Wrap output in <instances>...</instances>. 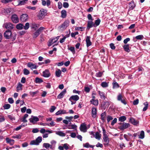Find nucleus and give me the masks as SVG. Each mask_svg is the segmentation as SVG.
Instances as JSON below:
<instances>
[{"instance_id":"a18cd8bd","label":"nucleus","mask_w":150,"mask_h":150,"mask_svg":"<svg viewBox=\"0 0 150 150\" xmlns=\"http://www.w3.org/2000/svg\"><path fill=\"white\" fill-rule=\"evenodd\" d=\"M117 99L118 100L121 101L123 99L122 95L120 94H119L117 96Z\"/></svg>"},{"instance_id":"c03bdc74","label":"nucleus","mask_w":150,"mask_h":150,"mask_svg":"<svg viewBox=\"0 0 150 150\" xmlns=\"http://www.w3.org/2000/svg\"><path fill=\"white\" fill-rule=\"evenodd\" d=\"M95 138L98 140H100L101 137V135L98 132L96 133Z\"/></svg>"},{"instance_id":"5fc2aeb1","label":"nucleus","mask_w":150,"mask_h":150,"mask_svg":"<svg viewBox=\"0 0 150 150\" xmlns=\"http://www.w3.org/2000/svg\"><path fill=\"white\" fill-rule=\"evenodd\" d=\"M101 86L102 87L104 88L108 87V84L106 82H103L101 83Z\"/></svg>"},{"instance_id":"c9c22d12","label":"nucleus","mask_w":150,"mask_h":150,"mask_svg":"<svg viewBox=\"0 0 150 150\" xmlns=\"http://www.w3.org/2000/svg\"><path fill=\"white\" fill-rule=\"evenodd\" d=\"M56 134H57L61 137H64L66 135V134L65 133H63V132L61 131H59L57 132L56 133Z\"/></svg>"},{"instance_id":"393cba45","label":"nucleus","mask_w":150,"mask_h":150,"mask_svg":"<svg viewBox=\"0 0 150 150\" xmlns=\"http://www.w3.org/2000/svg\"><path fill=\"white\" fill-rule=\"evenodd\" d=\"M28 66L30 67L31 69H36L37 67L33 63H29L28 64Z\"/></svg>"},{"instance_id":"79ce46f5","label":"nucleus","mask_w":150,"mask_h":150,"mask_svg":"<svg viewBox=\"0 0 150 150\" xmlns=\"http://www.w3.org/2000/svg\"><path fill=\"white\" fill-rule=\"evenodd\" d=\"M143 104L145 105V106L143 109V111H146L148 107V103L147 102H146L144 103H143Z\"/></svg>"},{"instance_id":"9d476101","label":"nucleus","mask_w":150,"mask_h":150,"mask_svg":"<svg viewBox=\"0 0 150 150\" xmlns=\"http://www.w3.org/2000/svg\"><path fill=\"white\" fill-rule=\"evenodd\" d=\"M30 122L33 124L39 121V119L37 117L32 116V117L29 119Z\"/></svg>"},{"instance_id":"338daca9","label":"nucleus","mask_w":150,"mask_h":150,"mask_svg":"<svg viewBox=\"0 0 150 150\" xmlns=\"http://www.w3.org/2000/svg\"><path fill=\"white\" fill-rule=\"evenodd\" d=\"M113 119V118L110 116H108L107 117V121L108 123L110 120Z\"/></svg>"},{"instance_id":"c85d7f7f","label":"nucleus","mask_w":150,"mask_h":150,"mask_svg":"<svg viewBox=\"0 0 150 150\" xmlns=\"http://www.w3.org/2000/svg\"><path fill=\"white\" fill-rule=\"evenodd\" d=\"M61 17L63 18H65L67 16V12L65 10H63L61 11Z\"/></svg>"},{"instance_id":"4be33fe9","label":"nucleus","mask_w":150,"mask_h":150,"mask_svg":"<svg viewBox=\"0 0 150 150\" xmlns=\"http://www.w3.org/2000/svg\"><path fill=\"white\" fill-rule=\"evenodd\" d=\"M129 122L132 124L135 125H137L138 123V122L136 120L133 118H130L129 119Z\"/></svg>"},{"instance_id":"774afa93","label":"nucleus","mask_w":150,"mask_h":150,"mask_svg":"<svg viewBox=\"0 0 150 150\" xmlns=\"http://www.w3.org/2000/svg\"><path fill=\"white\" fill-rule=\"evenodd\" d=\"M8 102L11 104L13 103L14 102V100L13 98H9L8 100Z\"/></svg>"},{"instance_id":"b1692460","label":"nucleus","mask_w":150,"mask_h":150,"mask_svg":"<svg viewBox=\"0 0 150 150\" xmlns=\"http://www.w3.org/2000/svg\"><path fill=\"white\" fill-rule=\"evenodd\" d=\"M28 0H19L18 1V6L22 5L25 4L27 2Z\"/></svg>"},{"instance_id":"4468645a","label":"nucleus","mask_w":150,"mask_h":150,"mask_svg":"<svg viewBox=\"0 0 150 150\" xmlns=\"http://www.w3.org/2000/svg\"><path fill=\"white\" fill-rule=\"evenodd\" d=\"M68 113V112H67L66 110L60 109L55 113V115H58L62 114H67Z\"/></svg>"},{"instance_id":"a211bd4d","label":"nucleus","mask_w":150,"mask_h":150,"mask_svg":"<svg viewBox=\"0 0 150 150\" xmlns=\"http://www.w3.org/2000/svg\"><path fill=\"white\" fill-rule=\"evenodd\" d=\"M6 143L9 144L11 145H13L14 143V140L13 139H10L9 138H6Z\"/></svg>"},{"instance_id":"7c9ffc66","label":"nucleus","mask_w":150,"mask_h":150,"mask_svg":"<svg viewBox=\"0 0 150 150\" xmlns=\"http://www.w3.org/2000/svg\"><path fill=\"white\" fill-rule=\"evenodd\" d=\"M77 126L75 125H69L68 126V128L69 129H76Z\"/></svg>"},{"instance_id":"bf43d9fd","label":"nucleus","mask_w":150,"mask_h":150,"mask_svg":"<svg viewBox=\"0 0 150 150\" xmlns=\"http://www.w3.org/2000/svg\"><path fill=\"white\" fill-rule=\"evenodd\" d=\"M29 27V24L28 23H25V26H24L23 28L25 30L28 29Z\"/></svg>"},{"instance_id":"a878e982","label":"nucleus","mask_w":150,"mask_h":150,"mask_svg":"<svg viewBox=\"0 0 150 150\" xmlns=\"http://www.w3.org/2000/svg\"><path fill=\"white\" fill-rule=\"evenodd\" d=\"M57 41L53 38L50 39L48 43V45L50 47L53 44L55 43Z\"/></svg>"},{"instance_id":"6e6552de","label":"nucleus","mask_w":150,"mask_h":150,"mask_svg":"<svg viewBox=\"0 0 150 150\" xmlns=\"http://www.w3.org/2000/svg\"><path fill=\"white\" fill-rule=\"evenodd\" d=\"M51 76V73L48 69H45L42 72V76L44 77L48 78Z\"/></svg>"},{"instance_id":"cd10ccee","label":"nucleus","mask_w":150,"mask_h":150,"mask_svg":"<svg viewBox=\"0 0 150 150\" xmlns=\"http://www.w3.org/2000/svg\"><path fill=\"white\" fill-rule=\"evenodd\" d=\"M135 6V5L134 1H132L129 4V7L130 9H133Z\"/></svg>"},{"instance_id":"5701e85b","label":"nucleus","mask_w":150,"mask_h":150,"mask_svg":"<svg viewBox=\"0 0 150 150\" xmlns=\"http://www.w3.org/2000/svg\"><path fill=\"white\" fill-rule=\"evenodd\" d=\"M103 139L105 144H108L109 143V138L108 137V136L107 135L103 136Z\"/></svg>"},{"instance_id":"e433bc0d","label":"nucleus","mask_w":150,"mask_h":150,"mask_svg":"<svg viewBox=\"0 0 150 150\" xmlns=\"http://www.w3.org/2000/svg\"><path fill=\"white\" fill-rule=\"evenodd\" d=\"M123 48L125 51L127 52H129L130 51L129 45H125L123 46Z\"/></svg>"},{"instance_id":"4c0bfd02","label":"nucleus","mask_w":150,"mask_h":150,"mask_svg":"<svg viewBox=\"0 0 150 150\" xmlns=\"http://www.w3.org/2000/svg\"><path fill=\"white\" fill-rule=\"evenodd\" d=\"M43 81L42 80L38 77H36L35 79V82L36 83H40Z\"/></svg>"},{"instance_id":"3c124183","label":"nucleus","mask_w":150,"mask_h":150,"mask_svg":"<svg viewBox=\"0 0 150 150\" xmlns=\"http://www.w3.org/2000/svg\"><path fill=\"white\" fill-rule=\"evenodd\" d=\"M56 107L54 106H52L50 109V111L51 112H53L56 109Z\"/></svg>"},{"instance_id":"6e6d98bb","label":"nucleus","mask_w":150,"mask_h":150,"mask_svg":"<svg viewBox=\"0 0 150 150\" xmlns=\"http://www.w3.org/2000/svg\"><path fill=\"white\" fill-rule=\"evenodd\" d=\"M30 72L29 71L26 69L25 68L23 70V74L25 75H27L29 74Z\"/></svg>"},{"instance_id":"412c9836","label":"nucleus","mask_w":150,"mask_h":150,"mask_svg":"<svg viewBox=\"0 0 150 150\" xmlns=\"http://www.w3.org/2000/svg\"><path fill=\"white\" fill-rule=\"evenodd\" d=\"M92 116L93 118H95L96 116L97 110L96 108L94 107L92 108Z\"/></svg>"},{"instance_id":"4d7b16f0","label":"nucleus","mask_w":150,"mask_h":150,"mask_svg":"<svg viewBox=\"0 0 150 150\" xmlns=\"http://www.w3.org/2000/svg\"><path fill=\"white\" fill-rule=\"evenodd\" d=\"M91 103L95 105H97L98 104V100H94Z\"/></svg>"},{"instance_id":"ea45409f","label":"nucleus","mask_w":150,"mask_h":150,"mask_svg":"<svg viewBox=\"0 0 150 150\" xmlns=\"http://www.w3.org/2000/svg\"><path fill=\"white\" fill-rule=\"evenodd\" d=\"M22 85L20 83H18L17 86V91H19L21 90H22Z\"/></svg>"},{"instance_id":"7ed1b4c3","label":"nucleus","mask_w":150,"mask_h":150,"mask_svg":"<svg viewBox=\"0 0 150 150\" xmlns=\"http://www.w3.org/2000/svg\"><path fill=\"white\" fill-rule=\"evenodd\" d=\"M42 141V137L39 136L35 140L32 141L30 143V144L31 145H38Z\"/></svg>"},{"instance_id":"9b49d317","label":"nucleus","mask_w":150,"mask_h":150,"mask_svg":"<svg viewBox=\"0 0 150 150\" xmlns=\"http://www.w3.org/2000/svg\"><path fill=\"white\" fill-rule=\"evenodd\" d=\"M130 126V125L128 123H124L122 125L120 126L119 129L121 130L124 129L128 128Z\"/></svg>"},{"instance_id":"37998d69","label":"nucleus","mask_w":150,"mask_h":150,"mask_svg":"<svg viewBox=\"0 0 150 150\" xmlns=\"http://www.w3.org/2000/svg\"><path fill=\"white\" fill-rule=\"evenodd\" d=\"M100 22V20L99 19H98L95 21V23H94V24L95 25V26H96V27L99 25Z\"/></svg>"},{"instance_id":"f8f14e48","label":"nucleus","mask_w":150,"mask_h":150,"mask_svg":"<svg viewBox=\"0 0 150 150\" xmlns=\"http://www.w3.org/2000/svg\"><path fill=\"white\" fill-rule=\"evenodd\" d=\"M80 129L81 132H86L87 129L86 125L84 123L81 124L80 127Z\"/></svg>"},{"instance_id":"052dcab7","label":"nucleus","mask_w":150,"mask_h":150,"mask_svg":"<svg viewBox=\"0 0 150 150\" xmlns=\"http://www.w3.org/2000/svg\"><path fill=\"white\" fill-rule=\"evenodd\" d=\"M64 149V148L65 150H67L69 149V145L67 143H65L63 145Z\"/></svg>"},{"instance_id":"2eb2a0df","label":"nucleus","mask_w":150,"mask_h":150,"mask_svg":"<svg viewBox=\"0 0 150 150\" xmlns=\"http://www.w3.org/2000/svg\"><path fill=\"white\" fill-rule=\"evenodd\" d=\"M93 27H96V26L94 25L92 21H88L87 28L89 29L90 28Z\"/></svg>"},{"instance_id":"473e14b6","label":"nucleus","mask_w":150,"mask_h":150,"mask_svg":"<svg viewBox=\"0 0 150 150\" xmlns=\"http://www.w3.org/2000/svg\"><path fill=\"white\" fill-rule=\"evenodd\" d=\"M61 71L59 69H58L55 71V75L57 77H59L61 74Z\"/></svg>"},{"instance_id":"680f3d73","label":"nucleus","mask_w":150,"mask_h":150,"mask_svg":"<svg viewBox=\"0 0 150 150\" xmlns=\"http://www.w3.org/2000/svg\"><path fill=\"white\" fill-rule=\"evenodd\" d=\"M143 38V36L142 35H139L136 37V38L137 40H142Z\"/></svg>"},{"instance_id":"58836bf2","label":"nucleus","mask_w":150,"mask_h":150,"mask_svg":"<svg viewBox=\"0 0 150 150\" xmlns=\"http://www.w3.org/2000/svg\"><path fill=\"white\" fill-rule=\"evenodd\" d=\"M24 25L21 23L18 24L16 25V28L19 30H21L23 28Z\"/></svg>"},{"instance_id":"20e7f679","label":"nucleus","mask_w":150,"mask_h":150,"mask_svg":"<svg viewBox=\"0 0 150 150\" xmlns=\"http://www.w3.org/2000/svg\"><path fill=\"white\" fill-rule=\"evenodd\" d=\"M79 99V97L77 95L72 96L70 97L69 100L71 102V104L73 105L76 103V102Z\"/></svg>"},{"instance_id":"f03ea898","label":"nucleus","mask_w":150,"mask_h":150,"mask_svg":"<svg viewBox=\"0 0 150 150\" xmlns=\"http://www.w3.org/2000/svg\"><path fill=\"white\" fill-rule=\"evenodd\" d=\"M47 11L44 9H41L39 12L38 17L40 19H42L46 14Z\"/></svg>"},{"instance_id":"a19ab883","label":"nucleus","mask_w":150,"mask_h":150,"mask_svg":"<svg viewBox=\"0 0 150 150\" xmlns=\"http://www.w3.org/2000/svg\"><path fill=\"white\" fill-rule=\"evenodd\" d=\"M126 119V118L125 116H122L119 118L118 120L119 121L123 122Z\"/></svg>"},{"instance_id":"1a4fd4ad","label":"nucleus","mask_w":150,"mask_h":150,"mask_svg":"<svg viewBox=\"0 0 150 150\" xmlns=\"http://www.w3.org/2000/svg\"><path fill=\"white\" fill-rule=\"evenodd\" d=\"M12 35L11 31L9 30L6 31L4 33V36L6 39H9L10 38Z\"/></svg>"},{"instance_id":"ddd939ff","label":"nucleus","mask_w":150,"mask_h":150,"mask_svg":"<svg viewBox=\"0 0 150 150\" xmlns=\"http://www.w3.org/2000/svg\"><path fill=\"white\" fill-rule=\"evenodd\" d=\"M20 19L22 22H25L28 19V16L26 14H23L21 16Z\"/></svg>"},{"instance_id":"e2e57ef3","label":"nucleus","mask_w":150,"mask_h":150,"mask_svg":"<svg viewBox=\"0 0 150 150\" xmlns=\"http://www.w3.org/2000/svg\"><path fill=\"white\" fill-rule=\"evenodd\" d=\"M102 72H99L96 73V76L98 77H101L102 76Z\"/></svg>"},{"instance_id":"423d86ee","label":"nucleus","mask_w":150,"mask_h":150,"mask_svg":"<svg viewBox=\"0 0 150 150\" xmlns=\"http://www.w3.org/2000/svg\"><path fill=\"white\" fill-rule=\"evenodd\" d=\"M3 27L6 29H12L13 28V25L10 22H6L4 23L3 25Z\"/></svg>"},{"instance_id":"6ab92c4d","label":"nucleus","mask_w":150,"mask_h":150,"mask_svg":"<svg viewBox=\"0 0 150 150\" xmlns=\"http://www.w3.org/2000/svg\"><path fill=\"white\" fill-rule=\"evenodd\" d=\"M11 11V9L10 8H7L4 9L2 11V12L4 15H6L9 13Z\"/></svg>"},{"instance_id":"603ef678","label":"nucleus","mask_w":150,"mask_h":150,"mask_svg":"<svg viewBox=\"0 0 150 150\" xmlns=\"http://www.w3.org/2000/svg\"><path fill=\"white\" fill-rule=\"evenodd\" d=\"M69 50H70L73 54H74L75 53V48L74 47H70L68 48Z\"/></svg>"},{"instance_id":"f704fd0d","label":"nucleus","mask_w":150,"mask_h":150,"mask_svg":"<svg viewBox=\"0 0 150 150\" xmlns=\"http://www.w3.org/2000/svg\"><path fill=\"white\" fill-rule=\"evenodd\" d=\"M83 146L84 147L88 148L89 147L92 148H93L94 146L90 145L88 143H86L83 144Z\"/></svg>"},{"instance_id":"72a5a7b5","label":"nucleus","mask_w":150,"mask_h":150,"mask_svg":"<svg viewBox=\"0 0 150 150\" xmlns=\"http://www.w3.org/2000/svg\"><path fill=\"white\" fill-rule=\"evenodd\" d=\"M144 137V132L142 130L141 131L140 134L139 135V138L141 139H143Z\"/></svg>"},{"instance_id":"de8ad7c7","label":"nucleus","mask_w":150,"mask_h":150,"mask_svg":"<svg viewBox=\"0 0 150 150\" xmlns=\"http://www.w3.org/2000/svg\"><path fill=\"white\" fill-rule=\"evenodd\" d=\"M3 107L4 108V109H8L10 108L11 105L8 104H5L3 106Z\"/></svg>"},{"instance_id":"f3484780","label":"nucleus","mask_w":150,"mask_h":150,"mask_svg":"<svg viewBox=\"0 0 150 150\" xmlns=\"http://www.w3.org/2000/svg\"><path fill=\"white\" fill-rule=\"evenodd\" d=\"M42 3L43 6H45L47 5V6L48 7L50 5L51 2L50 0H47L46 1L44 0H42Z\"/></svg>"},{"instance_id":"13d9d810","label":"nucleus","mask_w":150,"mask_h":150,"mask_svg":"<svg viewBox=\"0 0 150 150\" xmlns=\"http://www.w3.org/2000/svg\"><path fill=\"white\" fill-rule=\"evenodd\" d=\"M119 86L118 83L115 82L113 83V87L114 88H117L119 87Z\"/></svg>"},{"instance_id":"dca6fc26","label":"nucleus","mask_w":150,"mask_h":150,"mask_svg":"<svg viewBox=\"0 0 150 150\" xmlns=\"http://www.w3.org/2000/svg\"><path fill=\"white\" fill-rule=\"evenodd\" d=\"M91 37L90 36H87L86 39V46L87 47L91 45L92 43L90 41Z\"/></svg>"},{"instance_id":"f257e3e1","label":"nucleus","mask_w":150,"mask_h":150,"mask_svg":"<svg viewBox=\"0 0 150 150\" xmlns=\"http://www.w3.org/2000/svg\"><path fill=\"white\" fill-rule=\"evenodd\" d=\"M45 29V28L43 27H40L33 33L32 35L33 38L34 39L36 38L39 35L42 31Z\"/></svg>"},{"instance_id":"bb28decb","label":"nucleus","mask_w":150,"mask_h":150,"mask_svg":"<svg viewBox=\"0 0 150 150\" xmlns=\"http://www.w3.org/2000/svg\"><path fill=\"white\" fill-rule=\"evenodd\" d=\"M50 149H54L55 147L56 142L55 141L52 140L50 142Z\"/></svg>"},{"instance_id":"aec40b11","label":"nucleus","mask_w":150,"mask_h":150,"mask_svg":"<svg viewBox=\"0 0 150 150\" xmlns=\"http://www.w3.org/2000/svg\"><path fill=\"white\" fill-rule=\"evenodd\" d=\"M66 92V91L65 89L64 90L61 92L60 94L57 96V98L58 99H60L62 98L64 96V94Z\"/></svg>"},{"instance_id":"8fccbe9b","label":"nucleus","mask_w":150,"mask_h":150,"mask_svg":"<svg viewBox=\"0 0 150 150\" xmlns=\"http://www.w3.org/2000/svg\"><path fill=\"white\" fill-rule=\"evenodd\" d=\"M73 118V116H70V117L66 116L65 117V118L67 120H68L69 122H70V124H71V121Z\"/></svg>"},{"instance_id":"2f4dec72","label":"nucleus","mask_w":150,"mask_h":150,"mask_svg":"<svg viewBox=\"0 0 150 150\" xmlns=\"http://www.w3.org/2000/svg\"><path fill=\"white\" fill-rule=\"evenodd\" d=\"M98 92L100 96V98L103 99H105V97L104 95V93L103 92H101L100 91H98Z\"/></svg>"},{"instance_id":"864d4df0","label":"nucleus","mask_w":150,"mask_h":150,"mask_svg":"<svg viewBox=\"0 0 150 150\" xmlns=\"http://www.w3.org/2000/svg\"><path fill=\"white\" fill-rule=\"evenodd\" d=\"M8 117L12 121H13L15 120V117L13 116V115H8Z\"/></svg>"},{"instance_id":"69168bd1","label":"nucleus","mask_w":150,"mask_h":150,"mask_svg":"<svg viewBox=\"0 0 150 150\" xmlns=\"http://www.w3.org/2000/svg\"><path fill=\"white\" fill-rule=\"evenodd\" d=\"M139 100L138 99H137L134 100L133 102V104L134 105H136L139 103Z\"/></svg>"},{"instance_id":"09e8293b","label":"nucleus","mask_w":150,"mask_h":150,"mask_svg":"<svg viewBox=\"0 0 150 150\" xmlns=\"http://www.w3.org/2000/svg\"><path fill=\"white\" fill-rule=\"evenodd\" d=\"M38 91H36L35 92H30L29 93L30 95L32 97H34L35 95L38 93Z\"/></svg>"},{"instance_id":"c756f323","label":"nucleus","mask_w":150,"mask_h":150,"mask_svg":"<svg viewBox=\"0 0 150 150\" xmlns=\"http://www.w3.org/2000/svg\"><path fill=\"white\" fill-rule=\"evenodd\" d=\"M106 115V113L105 112L102 113L101 115V119L103 122H104L105 121V118Z\"/></svg>"},{"instance_id":"39448f33","label":"nucleus","mask_w":150,"mask_h":150,"mask_svg":"<svg viewBox=\"0 0 150 150\" xmlns=\"http://www.w3.org/2000/svg\"><path fill=\"white\" fill-rule=\"evenodd\" d=\"M69 21H65L59 27L60 30H63L66 29L67 27L69 26Z\"/></svg>"},{"instance_id":"0e129e2a","label":"nucleus","mask_w":150,"mask_h":150,"mask_svg":"<svg viewBox=\"0 0 150 150\" xmlns=\"http://www.w3.org/2000/svg\"><path fill=\"white\" fill-rule=\"evenodd\" d=\"M63 6L64 8H67L69 6V4L67 2H64L63 3Z\"/></svg>"},{"instance_id":"0eeeda50","label":"nucleus","mask_w":150,"mask_h":150,"mask_svg":"<svg viewBox=\"0 0 150 150\" xmlns=\"http://www.w3.org/2000/svg\"><path fill=\"white\" fill-rule=\"evenodd\" d=\"M11 19L12 21L15 23H17L19 22V19L17 15L16 14H13L11 16Z\"/></svg>"},{"instance_id":"49530a36","label":"nucleus","mask_w":150,"mask_h":150,"mask_svg":"<svg viewBox=\"0 0 150 150\" xmlns=\"http://www.w3.org/2000/svg\"><path fill=\"white\" fill-rule=\"evenodd\" d=\"M43 146L45 148L47 149H48L49 148H50L51 145L49 143H44L43 145Z\"/></svg>"}]
</instances>
